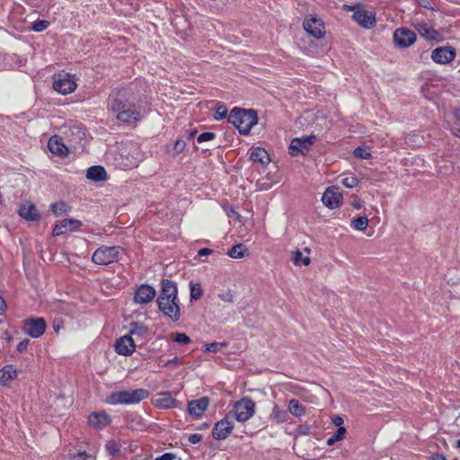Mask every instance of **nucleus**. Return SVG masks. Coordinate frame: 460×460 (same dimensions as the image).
<instances>
[{"instance_id": "f257e3e1", "label": "nucleus", "mask_w": 460, "mask_h": 460, "mask_svg": "<svg viewBox=\"0 0 460 460\" xmlns=\"http://www.w3.org/2000/svg\"><path fill=\"white\" fill-rule=\"evenodd\" d=\"M129 93L126 89H116L107 100L108 111L117 112V119L130 124L141 119V114L129 103Z\"/></svg>"}, {"instance_id": "f03ea898", "label": "nucleus", "mask_w": 460, "mask_h": 460, "mask_svg": "<svg viewBox=\"0 0 460 460\" xmlns=\"http://www.w3.org/2000/svg\"><path fill=\"white\" fill-rule=\"evenodd\" d=\"M228 122L234 125L240 134L247 135L252 128L257 124L258 117L253 110L234 108L228 116Z\"/></svg>"}, {"instance_id": "7ed1b4c3", "label": "nucleus", "mask_w": 460, "mask_h": 460, "mask_svg": "<svg viewBox=\"0 0 460 460\" xmlns=\"http://www.w3.org/2000/svg\"><path fill=\"white\" fill-rule=\"evenodd\" d=\"M148 395L149 392L144 388H138L131 391H119L108 395L105 402L111 405L135 404L146 399Z\"/></svg>"}, {"instance_id": "20e7f679", "label": "nucleus", "mask_w": 460, "mask_h": 460, "mask_svg": "<svg viewBox=\"0 0 460 460\" xmlns=\"http://www.w3.org/2000/svg\"><path fill=\"white\" fill-rule=\"evenodd\" d=\"M256 404L250 397H243L237 401L228 413L239 422H245L255 413Z\"/></svg>"}, {"instance_id": "39448f33", "label": "nucleus", "mask_w": 460, "mask_h": 460, "mask_svg": "<svg viewBox=\"0 0 460 460\" xmlns=\"http://www.w3.org/2000/svg\"><path fill=\"white\" fill-rule=\"evenodd\" d=\"M120 246H101L93 254L92 261L98 265H108L119 260Z\"/></svg>"}, {"instance_id": "423d86ee", "label": "nucleus", "mask_w": 460, "mask_h": 460, "mask_svg": "<svg viewBox=\"0 0 460 460\" xmlns=\"http://www.w3.org/2000/svg\"><path fill=\"white\" fill-rule=\"evenodd\" d=\"M76 82L75 75L67 73L54 75L53 88L61 94H68L75 91Z\"/></svg>"}, {"instance_id": "0eeeda50", "label": "nucleus", "mask_w": 460, "mask_h": 460, "mask_svg": "<svg viewBox=\"0 0 460 460\" xmlns=\"http://www.w3.org/2000/svg\"><path fill=\"white\" fill-rule=\"evenodd\" d=\"M158 309L170 318L172 322H178L181 318V308L178 299H167L157 297L156 300Z\"/></svg>"}, {"instance_id": "6e6552de", "label": "nucleus", "mask_w": 460, "mask_h": 460, "mask_svg": "<svg viewBox=\"0 0 460 460\" xmlns=\"http://www.w3.org/2000/svg\"><path fill=\"white\" fill-rule=\"evenodd\" d=\"M315 140L316 137L314 135H309L292 139L288 147L290 155L296 156L298 155H307L309 153L310 147L314 145Z\"/></svg>"}, {"instance_id": "1a4fd4ad", "label": "nucleus", "mask_w": 460, "mask_h": 460, "mask_svg": "<svg viewBox=\"0 0 460 460\" xmlns=\"http://www.w3.org/2000/svg\"><path fill=\"white\" fill-rule=\"evenodd\" d=\"M22 330L31 338H39L46 331V322L42 317L28 318L23 321Z\"/></svg>"}, {"instance_id": "9d476101", "label": "nucleus", "mask_w": 460, "mask_h": 460, "mask_svg": "<svg viewBox=\"0 0 460 460\" xmlns=\"http://www.w3.org/2000/svg\"><path fill=\"white\" fill-rule=\"evenodd\" d=\"M231 413L226 414L225 418L217 421L212 429V436L217 440L226 439L232 432L234 424L231 420Z\"/></svg>"}, {"instance_id": "9b49d317", "label": "nucleus", "mask_w": 460, "mask_h": 460, "mask_svg": "<svg viewBox=\"0 0 460 460\" xmlns=\"http://www.w3.org/2000/svg\"><path fill=\"white\" fill-rule=\"evenodd\" d=\"M393 38L396 47L405 49L415 42L416 34L409 29L399 28L394 31Z\"/></svg>"}, {"instance_id": "f8f14e48", "label": "nucleus", "mask_w": 460, "mask_h": 460, "mask_svg": "<svg viewBox=\"0 0 460 460\" xmlns=\"http://www.w3.org/2000/svg\"><path fill=\"white\" fill-rule=\"evenodd\" d=\"M303 27L315 39H322L325 34L323 22L316 17L306 18L303 22Z\"/></svg>"}, {"instance_id": "ddd939ff", "label": "nucleus", "mask_w": 460, "mask_h": 460, "mask_svg": "<svg viewBox=\"0 0 460 460\" xmlns=\"http://www.w3.org/2000/svg\"><path fill=\"white\" fill-rule=\"evenodd\" d=\"M156 295L155 289L147 284L140 285L134 296V301L136 304L146 305L153 301Z\"/></svg>"}, {"instance_id": "4468645a", "label": "nucleus", "mask_w": 460, "mask_h": 460, "mask_svg": "<svg viewBox=\"0 0 460 460\" xmlns=\"http://www.w3.org/2000/svg\"><path fill=\"white\" fill-rule=\"evenodd\" d=\"M322 201L329 208H335L341 206L342 195L337 187H330L323 194Z\"/></svg>"}, {"instance_id": "2eb2a0df", "label": "nucleus", "mask_w": 460, "mask_h": 460, "mask_svg": "<svg viewBox=\"0 0 460 460\" xmlns=\"http://www.w3.org/2000/svg\"><path fill=\"white\" fill-rule=\"evenodd\" d=\"M352 19L361 27L366 29H370L376 24V17L372 12L366 11L364 9H357L353 15Z\"/></svg>"}, {"instance_id": "dca6fc26", "label": "nucleus", "mask_w": 460, "mask_h": 460, "mask_svg": "<svg viewBox=\"0 0 460 460\" xmlns=\"http://www.w3.org/2000/svg\"><path fill=\"white\" fill-rule=\"evenodd\" d=\"M82 226V222L77 219L66 218L56 224L53 231V236H58L67 232H72L78 229Z\"/></svg>"}, {"instance_id": "f3484780", "label": "nucleus", "mask_w": 460, "mask_h": 460, "mask_svg": "<svg viewBox=\"0 0 460 460\" xmlns=\"http://www.w3.org/2000/svg\"><path fill=\"white\" fill-rule=\"evenodd\" d=\"M136 349V344L130 335H124L115 344V350L118 354L130 356Z\"/></svg>"}, {"instance_id": "a211bd4d", "label": "nucleus", "mask_w": 460, "mask_h": 460, "mask_svg": "<svg viewBox=\"0 0 460 460\" xmlns=\"http://www.w3.org/2000/svg\"><path fill=\"white\" fill-rule=\"evenodd\" d=\"M456 58V51L452 48H438L432 51L431 58L438 64H447Z\"/></svg>"}, {"instance_id": "6ab92c4d", "label": "nucleus", "mask_w": 460, "mask_h": 460, "mask_svg": "<svg viewBox=\"0 0 460 460\" xmlns=\"http://www.w3.org/2000/svg\"><path fill=\"white\" fill-rule=\"evenodd\" d=\"M153 403L159 409H172L177 406V401L168 392L158 394Z\"/></svg>"}, {"instance_id": "aec40b11", "label": "nucleus", "mask_w": 460, "mask_h": 460, "mask_svg": "<svg viewBox=\"0 0 460 460\" xmlns=\"http://www.w3.org/2000/svg\"><path fill=\"white\" fill-rule=\"evenodd\" d=\"M209 401L208 397H201L198 400H192L188 404L190 414L199 417L207 410Z\"/></svg>"}, {"instance_id": "412c9836", "label": "nucleus", "mask_w": 460, "mask_h": 460, "mask_svg": "<svg viewBox=\"0 0 460 460\" xmlns=\"http://www.w3.org/2000/svg\"><path fill=\"white\" fill-rule=\"evenodd\" d=\"M158 297L178 299V289L176 284L172 280L163 279L162 288Z\"/></svg>"}, {"instance_id": "4be33fe9", "label": "nucleus", "mask_w": 460, "mask_h": 460, "mask_svg": "<svg viewBox=\"0 0 460 460\" xmlns=\"http://www.w3.org/2000/svg\"><path fill=\"white\" fill-rule=\"evenodd\" d=\"M19 215L28 221H39L40 215L39 214L35 205L22 204L19 208Z\"/></svg>"}, {"instance_id": "5701e85b", "label": "nucleus", "mask_w": 460, "mask_h": 460, "mask_svg": "<svg viewBox=\"0 0 460 460\" xmlns=\"http://www.w3.org/2000/svg\"><path fill=\"white\" fill-rule=\"evenodd\" d=\"M415 29L420 35L429 40H438L440 38L439 33L435 31L431 26L424 22H418Z\"/></svg>"}, {"instance_id": "b1692460", "label": "nucleus", "mask_w": 460, "mask_h": 460, "mask_svg": "<svg viewBox=\"0 0 460 460\" xmlns=\"http://www.w3.org/2000/svg\"><path fill=\"white\" fill-rule=\"evenodd\" d=\"M88 422L94 428L102 429L110 423V417L105 412H94L88 417Z\"/></svg>"}, {"instance_id": "393cba45", "label": "nucleus", "mask_w": 460, "mask_h": 460, "mask_svg": "<svg viewBox=\"0 0 460 460\" xmlns=\"http://www.w3.org/2000/svg\"><path fill=\"white\" fill-rule=\"evenodd\" d=\"M48 146L49 151L54 155L60 156L67 155V147L60 141L58 137H50Z\"/></svg>"}, {"instance_id": "a878e982", "label": "nucleus", "mask_w": 460, "mask_h": 460, "mask_svg": "<svg viewBox=\"0 0 460 460\" xmlns=\"http://www.w3.org/2000/svg\"><path fill=\"white\" fill-rule=\"evenodd\" d=\"M250 159L254 163H259L266 165L270 163V159L265 149L261 147H255L250 154Z\"/></svg>"}, {"instance_id": "bb28decb", "label": "nucleus", "mask_w": 460, "mask_h": 460, "mask_svg": "<svg viewBox=\"0 0 460 460\" xmlns=\"http://www.w3.org/2000/svg\"><path fill=\"white\" fill-rule=\"evenodd\" d=\"M17 377L16 369L12 365H7L0 370V385H5Z\"/></svg>"}, {"instance_id": "cd10ccee", "label": "nucleus", "mask_w": 460, "mask_h": 460, "mask_svg": "<svg viewBox=\"0 0 460 460\" xmlns=\"http://www.w3.org/2000/svg\"><path fill=\"white\" fill-rule=\"evenodd\" d=\"M86 177L93 181H102L106 180V171L102 166H92L87 169Z\"/></svg>"}, {"instance_id": "c85d7f7f", "label": "nucleus", "mask_w": 460, "mask_h": 460, "mask_svg": "<svg viewBox=\"0 0 460 460\" xmlns=\"http://www.w3.org/2000/svg\"><path fill=\"white\" fill-rule=\"evenodd\" d=\"M288 412L281 409L279 405L275 404L270 415V419L276 424H281L288 420Z\"/></svg>"}, {"instance_id": "c756f323", "label": "nucleus", "mask_w": 460, "mask_h": 460, "mask_svg": "<svg viewBox=\"0 0 460 460\" xmlns=\"http://www.w3.org/2000/svg\"><path fill=\"white\" fill-rule=\"evenodd\" d=\"M148 329L143 323L132 322L129 324L128 334L132 337L135 335L139 338H144L147 334Z\"/></svg>"}, {"instance_id": "7c9ffc66", "label": "nucleus", "mask_w": 460, "mask_h": 460, "mask_svg": "<svg viewBox=\"0 0 460 460\" xmlns=\"http://www.w3.org/2000/svg\"><path fill=\"white\" fill-rule=\"evenodd\" d=\"M288 411L295 417H301L305 413V408L296 399L288 402Z\"/></svg>"}, {"instance_id": "2f4dec72", "label": "nucleus", "mask_w": 460, "mask_h": 460, "mask_svg": "<svg viewBox=\"0 0 460 460\" xmlns=\"http://www.w3.org/2000/svg\"><path fill=\"white\" fill-rule=\"evenodd\" d=\"M247 249L243 246V244H235L228 250L227 255L234 259H241L244 257Z\"/></svg>"}, {"instance_id": "473e14b6", "label": "nucleus", "mask_w": 460, "mask_h": 460, "mask_svg": "<svg viewBox=\"0 0 460 460\" xmlns=\"http://www.w3.org/2000/svg\"><path fill=\"white\" fill-rule=\"evenodd\" d=\"M292 261L296 266H308L311 262V259L309 256H303L302 252L300 250H296L293 252Z\"/></svg>"}, {"instance_id": "72a5a7b5", "label": "nucleus", "mask_w": 460, "mask_h": 460, "mask_svg": "<svg viewBox=\"0 0 460 460\" xmlns=\"http://www.w3.org/2000/svg\"><path fill=\"white\" fill-rule=\"evenodd\" d=\"M368 225V218L367 217H358L351 220V226L358 231H363Z\"/></svg>"}, {"instance_id": "f704fd0d", "label": "nucleus", "mask_w": 460, "mask_h": 460, "mask_svg": "<svg viewBox=\"0 0 460 460\" xmlns=\"http://www.w3.org/2000/svg\"><path fill=\"white\" fill-rule=\"evenodd\" d=\"M203 295V289L199 283H191L190 284V299L191 300H199L201 298Z\"/></svg>"}, {"instance_id": "c9c22d12", "label": "nucleus", "mask_w": 460, "mask_h": 460, "mask_svg": "<svg viewBox=\"0 0 460 460\" xmlns=\"http://www.w3.org/2000/svg\"><path fill=\"white\" fill-rule=\"evenodd\" d=\"M66 208H67L66 204L63 201L55 202V203H52V205H51V210H52L53 214L57 217L60 216L63 213H66L67 210Z\"/></svg>"}, {"instance_id": "e433bc0d", "label": "nucleus", "mask_w": 460, "mask_h": 460, "mask_svg": "<svg viewBox=\"0 0 460 460\" xmlns=\"http://www.w3.org/2000/svg\"><path fill=\"white\" fill-rule=\"evenodd\" d=\"M226 344L223 342H212V343H207L202 346V350L204 351H210V352H217L222 348L226 347Z\"/></svg>"}, {"instance_id": "4c0bfd02", "label": "nucleus", "mask_w": 460, "mask_h": 460, "mask_svg": "<svg viewBox=\"0 0 460 460\" xmlns=\"http://www.w3.org/2000/svg\"><path fill=\"white\" fill-rule=\"evenodd\" d=\"M105 447H106V450L108 451V453L111 456H115L119 452V446L114 440L109 441L106 444Z\"/></svg>"}, {"instance_id": "58836bf2", "label": "nucleus", "mask_w": 460, "mask_h": 460, "mask_svg": "<svg viewBox=\"0 0 460 460\" xmlns=\"http://www.w3.org/2000/svg\"><path fill=\"white\" fill-rule=\"evenodd\" d=\"M49 26V22L45 20H40L33 23L32 30L34 31H43Z\"/></svg>"}, {"instance_id": "ea45409f", "label": "nucleus", "mask_w": 460, "mask_h": 460, "mask_svg": "<svg viewBox=\"0 0 460 460\" xmlns=\"http://www.w3.org/2000/svg\"><path fill=\"white\" fill-rule=\"evenodd\" d=\"M341 182L345 187L352 189L358 185V180L355 176H348L345 177Z\"/></svg>"}, {"instance_id": "a19ab883", "label": "nucleus", "mask_w": 460, "mask_h": 460, "mask_svg": "<svg viewBox=\"0 0 460 460\" xmlns=\"http://www.w3.org/2000/svg\"><path fill=\"white\" fill-rule=\"evenodd\" d=\"M173 341L179 344H188L190 342V338L185 333H175Z\"/></svg>"}, {"instance_id": "79ce46f5", "label": "nucleus", "mask_w": 460, "mask_h": 460, "mask_svg": "<svg viewBox=\"0 0 460 460\" xmlns=\"http://www.w3.org/2000/svg\"><path fill=\"white\" fill-rule=\"evenodd\" d=\"M215 137H216V134L215 133H213V132H204V133H201L200 135H199V137H197V141L199 143H203V142H206V141L213 140Z\"/></svg>"}, {"instance_id": "37998d69", "label": "nucleus", "mask_w": 460, "mask_h": 460, "mask_svg": "<svg viewBox=\"0 0 460 460\" xmlns=\"http://www.w3.org/2000/svg\"><path fill=\"white\" fill-rule=\"evenodd\" d=\"M226 114H227V109H226V106H224V105H221V106H219V107L217 109V111H216V112H215V115H214V119H215L216 120L223 119L224 118H226Z\"/></svg>"}, {"instance_id": "c03bdc74", "label": "nucleus", "mask_w": 460, "mask_h": 460, "mask_svg": "<svg viewBox=\"0 0 460 460\" xmlns=\"http://www.w3.org/2000/svg\"><path fill=\"white\" fill-rule=\"evenodd\" d=\"M354 155L361 159H368L371 157L369 152H367L365 148L359 146L354 150Z\"/></svg>"}, {"instance_id": "a18cd8bd", "label": "nucleus", "mask_w": 460, "mask_h": 460, "mask_svg": "<svg viewBox=\"0 0 460 460\" xmlns=\"http://www.w3.org/2000/svg\"><path fill=\"white\" fill-rule=\"evenodd\" d=\"M186 147V142L182 139H178L174 143V151L176 155L181 154Z\"/></svg>"}, {"instance_id": "49530a36", "label": "nucleus", "mask_w": 460, "mask_h": 460, "mask_svg": "<svg viewBox=\"0 0 460 460\" xmlns=\"http://www.w3.org/2000/svg\"><path fill=\"white\" fill-rule=\"evenodd\" d=\"M89 455L85 451H80L76 454L71 455L69 460H87Z\"/></svg>"}, {"instance_id": "de8ad7c7", "label": "nucleus", "mask_w": 460, "mask_h": 460, "mask_svg": "<svg viewBox=\"0 0 460 460\" xmlns=\"http://www.w3.org/2000/svg\"><path fill=\"white\" fill-rule=\"evenodd\" d=\"M346 429L344 427H340L338 428V429L336 430V432L333 434L335 438L338 439L339 441L342 440L345 437V434H346Z\"/></svg>"}, {"instance_id": "09e8293b", "label": "nucleus", "mask_w": 460, "mask_h": 460, "mask_svg": "<svg viewBox=\"0 0 460 460\" xmlns=\"http://www.w3.org/2000/svg\"><path fill=\"white\" fill-rule=\"evenodd\" d=\"M30 343V340L28 339H25L23 341H22L18 345H17V351L19 352H23L27 349V347Z\"/></svg>"}, {"instance_id": "8fccbe9b", "label": "nucleus", "mask_w": 460, "mask_h": 460, "mask_svg": "<svg viewBox=\"0 0 460 460\" xmlns=\"http://www.w3.org/2000/svg\"><path fill=\"white\" fill-rule=\"evenodd\" d=\"M201 439H202V436L200 434H198V433L191 434L189 437V442L191 443V444H198L199 442L201 441Z\"/></svg>"}, {"instance_id": "3c124183", "label": "nucleus", "mask_w": 460, "mask_h": 460, "mask_svg": "<svg viewBox=\"0 0 460 460\" xmlns=\"http://www.w3.org/2000/svg\"><path fill=\"white\" fill-rule=\"evenodd\" d=\"M332 422L335 426L340 428L342 427L341 425L344 423V420L342 417L337 415L332 419Z\"/></svg>"}, {"instance_id": "603ef678", "label": "nucleus", "mask_w": 460, "mask_h": 460, "mask_svg": "<svg viewBox=\"0 0 460 460\" xmlns=\"http://www.w3.org/2000/svg\"><path fill=\"white\" fill-rule=\"evenodd\" d=\"M173 458H174V456L172 454L165 453V454L162 455L161 456L156 457L155 460H173Z\"/></svg>"}, {"instance_id": "864d4df0", "label": "nucleus", "mask_w": 460, "mask_h": 460, "mask_svg": "<svg viewBox=\"0 0 460 460\" xmlns=\"http://www.w3.org/2000/svg\"><path fill=\"white\" fill-rule=\"evenodd\" d=\"M212 250L209 248H202L199 251V256H207L212 253Z\"/></svg>"}, {"instance_id": "5fc2aeb1", "label": "nucleus", "mask_w": 460, "mask_h": 460, "mask_svg": "<svg viewBox=\"0 0 460 460\" xmlns=\"http://www.w3.org/2000/svg\"><path fill=\"white\" fill-rule=\"evenodd\" d=\"M359 5H349V4H344L342 6V9L344 11H356L357 9H358Z\"/></svg>"}, {"instance_id": "6e6d98bb", "label": "nucleus", "mask_w": 460, "mask_h": 460, "mask_svg": "<svg viewBox=\"0 0 460 460\" xmlns=\"http://www.w3.org/2000/svg\"><path fill=\"white\" fill-rule=\"evenodd\" d=\"M429 460H447L446 457L441 454H433Z\"/></svg>"}, {"instance_id": "4d7b16f0", "label": "nucleus", "mask_w": 460, "mask_h": 460, "mask_svg": "<svg viewBox=\"0 0 460 460\" xmlns=\"http://www.w3.org/2000/svg\"><path fill=\"white\" fill-rule=\"evenodd\" d=\"M178 362H179V358H178L177 357H175V358H173L172 359L168 360V361L164 364V366H165V367H171V366H173V365L178 364Z\"/></svg>"}, {"instance_id": "13d9d810", "label": "nucleus", "mask_w": 460, "mask_h": 460, "mask_svg": "<svg viewBox=\"0 0 460 460\" xmlns=\"http://www.w3.org/2000/svg\"><path fill=\"white\" fill-rule=\"evenodd\" d=\"M5 302L3 297L0 296V314H3L5 311Z\"/></svg>"}, {"instance_id": "bf43d9fd", "label": "nucleus", "mask_w": 460, "mask_h": 460, "mask_svg": "<svg viewBox=\"0 0 460 460\" xmlns=\"http://www.w3.org/2000/svg\"><path fill=\"white\" fill-rule=\"evenodd\" d=\"M339 440L335 438L334 435H332V437H330L328 439H327V445L328 446H333L336 442H338Z\"/></svg>"}, {"instance_id": "052dcab7", "label": "nucleus", "mask_w": 460, "mask_h": 460, "mask_svg": "<svg viewBox=\"0 0 460 460\" xmlns=\"http://www.w3.org/2000/svg\"><path fill=\"white\" fill-rule=\"evenodd\" d=\"M339 440L335 438L334 435H332V437H330L328 439H327V445L328 446H333L336 442H338Z\"/></svg>"}, {"instance_id": "680f3d73", "label": "nucleus", "mask_w": 460, "mask_h": 460, "mask_svg": "<svg viewBox=\"0 0 460 460\" xmlns=\"http://www.w3.org/2000/svg\"><path fill=\"white\" fill-rule=\"evenodd\" d=\"M219 296L224 301L232 302L231 296H228V295L222 296V295H220Z\"/></svg>"}, {"instance_id": "e2e57ef3", "label": "nucleus", "mask_w": 460, "mask_h": 460, "mask_svg": "<svg viewBox=\"0 0 460 460\" xmlns=\"http://www.w3.org/2000/svg\"><path fill=\"white\" fill-rule=\"evenodd\" d=\"M454 115L456 118V119H458L460 121V107L456 109Z\"/></svg>"}, {"instance_id": "0e129e2a", "label": "nucleus", "mask_w": 460, "mask_h": 460, "mask_svg": "<svg viewBox=\"0 0 460 460\" xmlns=\"http://www.w3.org/2000/svg\"><path fill=\"white\" fill-rule=\"evenodd\" d=\"M452 133L457 137H460V128H454L452 129Z\"/></svg>"}, {"instance_id": "69168bd1", "label": "nucleus", "mask_w": 460, "mask_h": 460, "mask_svg": "<svg viewBox=\"0 0 460 460\" xmlns=\"http://www.w3.org/2000/svg\"><path fill=\"white\" fill-rule=\"evenodd\" d=\"M4 335L6 336L7 340L10 341L12 340L11 333L9 332H5Z\"/></svg>"}, {"instance_id": "338daca9", "label": "nucleus", "mask_w": 460, "mask_h": 460, "mask_svg": "<svg viewBox=\"0 0 460 460\" xmlns=\"http://www.w3.org/2000/svg\"><path fill=\"white\" fill-rule=\"evenodd\" d=\"M304 252L307 254L306 256H308V255L310 254V252H311V249H310V248H308V247H305V248L304 249Z\"/></svg>"}, {"instance_id": "774afa93", "label": "nucleus", "mask_w": 460, "mask_h": 460, "mask_svg": "<svg viewBox=\"0 0 460 460\" xmlns=\"http://www.w3.org/2000/svg\"><path fill=\"white\" fill-rule=\"evenodd\" d=\"M196 134V130H193L191 132L189 133V138H192L194 137V135Z\"/></svg>"}]
</instances>
